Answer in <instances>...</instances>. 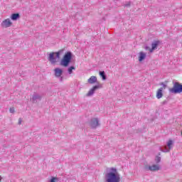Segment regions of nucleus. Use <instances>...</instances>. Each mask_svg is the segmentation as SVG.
<instances>
[{"label":"nucleus","instance_id":"nucleus-1","mask_svg":"<svg viewBox=\"0 0 182 182\" xmlns=\"http://www.w3.org/2000/svg\"><path fill=\"white\" fill-rule=\"evenodd\" d=\"M72 59H73V53H72L70 51H68L65 53L63 58L61 59L60 65L64 68H68V66L70 65Z\"/></svg>","mask_w":182,"mask_h":182},{"label":"nucleus","instance_id":"nucleus-2","mask_svg":"<svg viewBox=\"0 0 182 182\" xmlns=\"http://www.w3.org/2000/svg\"><path fill=\"white\" fill-rule=\"evenodd\" d=\"M65 49L59 50L58 52H52L48 54V60L51 65H55L58 62L57 59H60V55L63 53Z\"/></svg>","mask_w":182,"mask_h":182},{"label":"nucleus","instance_id":"nucleus-3","mask_svg":"<svg viewBox=\"0 0 182 182\" xmlns=\"http://www.w3.org/2000/svg\"><path fill=\"white\" fill-rule=\"evenodd\" d=\"M173 87L169 88V93H173V95H177L178 93H182V84L178 82L173 81Z\"/></svg>","mask_w":182,"mask_h":182},{"label":"nucleus","instance_id":"nucleus-4","mask_svg":"<svg viewBox=\"0 0 182 182\" xmlns=\"http://www.w3.org/2000/svg\"><path fill=\"white\" fill-rule=\"evenodd\" d=\"M166 146H164V149L162 147H159L160 151H162L163 153H168L170 150L173 149V146H174V141H173L171 139H169L166 143Z\"/></svg>","mask_w":182,"mask_h":182},{"label":"nucleus","instance_id":"nucleus-5","mask_svg":"<svg viewBox=\"0 0 182 182\" xmlns=\"http://www.w3.org/2000/svg\"><path fill=\"white\" fill-rule=\"evenodd\" d=\"M144 170H146V171H159L160 170V166L159 165H145L144 166Z\"/></svg>","mask_w":182,"mask_h":182},{"label":"nucleus","instance_id":"nucleus-6","mask_svg":"<svg viewBox=\"0 0 182 182\" xmlns=\"http://www.w3.org/2000/svg\"><path fill=\"white\" fill-rule=\"evenodd\" d=\"M90 126L91 129H96V127L100 126V124L99 123V119L92 118L90 122Z\"/></svg>","mask_w":182,"mask_h":182},{"label":"nucleus","instance_id":"nucleus-7","mask_svg":"<svg viewBox=\"0 0 182 182\" xmlns=\"http://www.w3.org/2000/svg\"><path fill=\"white\" fill-rule=\"evenodd\" d=\"M100 87H102V85H95L93 87H92L88 93L86 94L87 97H90V96H93V95H95V92H96L97 89H100Z\"/></svg>","mask_w":182,"mask_h":182},{"label":"nucleus","instance_id":"nucleus-8","mask_svg":"<svg viewBox=\"0 0 182 182\" xmlns=\"http://www.w3.org/2000/svg\"><path fill=\"white\" fill-rule=\"evenodd\" d=\"M1 25L2 28H11V26H12V22L11 19L7 18L3 21Z\"/></svg>","mask_w":182,"mask_h":182},{"label":"nucleus","instance_id":"nucleus-9","mask_svg":"<svg viewBox=\"0 0 182 182\" xmlns=\"http://www.w3.org/2000/svg\"><path fill=\"white\" fill-rule=\"evenodd\" d=\"M42 97L39 94L34 93L32 97L30 99L33 103H38V100H41Z\"/></svg>","mask_w":182,"mask_h":182},{"label":"nucleus","instance_id":"nucleus-10","mask_svg":"<svg viewBox=\"0 0 182 182\" xmlns=\"http://www.w3.org/2000/svg\"><path fill=\"white\" fill-rule=\"evenodd\" d=\"M54 75L55 77H60L63 75V70L60 68H56L54 69Z\"/></svg>","mask_w":182,"mask_h":182},{"label":"nucleus","instance_id":"nucleus-11","mask_svg":"<svg viewBox=\"0 0 182 182\" xmlns=\"http://www.w3.org/2000/svg\"><path fill=\"white\" fill-rule=\"evenodd\" d=\"M160 41H154L151 43V48L150 49V53H151L154 50H156V49H157V47L160 45Z\"/></svg>","mask_w":182,"mask_h":182},{"label":"nucleus","instance_id":"nucleus-12","mask_svg":"<svg viewBox=\"0 0 182 182\" xmlns=\"http://www.w3.org/2000/svg\"><path fill=\"white\" fill-rule=\"evenodd\" d=\"M21 18V15H19V13H14L12 14L11 16V21H18Z\"/></svg>","mask_w":182,"mask_h":182},{"label":"nucleus","instance_id":"nucleus-13","mask_svg":"<svg viewBox=\"0 0 182 182\" xmlns=\"http://www.w3.org/2000/svg\"><path fill=\"white\" fill-rule=\"evenodd\" d=\"M88 83H90V85H93V83H96L97 82V77H96V76H91L88 80H87Z\"/></svg>","mask_w":182,"mask_h":182},{"label":"nucleus","instance_id":"nucleus-14","mask_svg":"<svg viewBox=\"0 0 182 182\" xmlns=\"http://www.w3.org/2000/svg\"><path fill=\"white\" fill-rule=\"evenodd\" d=\"M156 97L161 99L163 97V87H160L156 92Z\"/></svg>","mask_w":182,"mask_h":182},{"label":"nucleus","instance_id":"nucleus-15","mask_svg":"<svg viewBox=\"0 0 182 182\" xmlns=\"http://www.w3.org/2000/svg\"><path fill=\"white\" fill-rule=\"evenodd\" d=\"M146 53L144 52H140L139 55V62H143L146 59Z\"/></svg>","mask_w":182,"mask_h":182},{"label":"nucleus","instance_id":"nucleus-16","mask_svg":"<svg viewBox=\"0 0 182 182\" xmlns=\"http://www.w3.org/2000/svg\"><path fill=\"white\" fill-rule=\"evenodd\" d=\"M99 74L102 80H106V79H107V76L106 75V73H105V71H100Z\"/></svg>","mask_w":182,"mask_h":182},{"label":"nucleus","instance_id":"nucleus-17","mask_svg":"<svg viewBox=\"0 0 182 182\" xmlns=\"http://www.w3.org/2000/svg\"><path fill=\"white\" fill-rule=\"evenodd\" d=\"M76 68H75V66L72 65L70 68H68V72L69 73V75H72L73 73V70H75Z\"/></svg>","mask_w":182,"mask_h":182},{"label":"nucleus","instance_id":"nucleus-18","mask_svg":"<svg viewBox=\"0 0 182 182\" xmlns=\"http://www.w3.org/2000/svg\"><path fill=\"white\" fill-rule=\"evenodd\" d=\"M160 161H161V157H160L159 156H156L155 163H156V164H159V163H160Z\"/></svg>","mask_w":182,"mask_h":182},{"label":"nucleus","instance_id":"nucleus-19","mask_svg":"<svg viewBox=\"0 0 182 182\" xmlns=\"http://www.w3.org/2000/svg\"><path fill=\"white\" fill-rule=\"evenodd\" d=\"M9 112H10V113H15V108L11 107V108L9 109Z\"/></svg>","mask_w":182,"mask_h":182},{"label":"nucleus","instance_id":"nucleus-20","mask_svg":"<svg viewBox=\"0 0 182 182\" xmlns=\"http://www.w3.org/2000/svg\"><path fill=\"white\" fill-rule=\"evenodd\" d=\"M130 5H131V2H128L127 4H124V6H126V8H130Z\"/></svg>","mask_w":182,"mask_h":182},{"label":"nucleus","instance_id":"nucleus-21","mask_svg":"<svg viewBox=\"0 0 182 182\" xmlns=\"http://www.w3.org/2000/svg\"><path fill=\"white\" fill-rule=\"evenodd\" d=\"M161 86H163L164 89H166V87H167V85L164 84V82H161Z\"/></svg>","mask_w":182,"mask_h":182},{"label":"nucleus","instance_id":"nucleus-22","mask_svg":"<svg viewBox=\"0 0 182 182\" xmlns=\"http://www.w3.org/2000/svg\"><path fill=\"white\" fill-rule=\"evenodd\" d=\"M144 49H145V50H149V52H150V49H151V48H150V47L146 46L144 47Z\"/></svg>","mask_w":182,"mask_h":182},{"label":"nucleus","instance_id":"nucleus-23","mask_svg":"<svg viewBox=\"0 0 182 182\" xmlns=\"http://www.w3.org/2000/svg\"><path fill=\"white\" fill-rule=\"evenodd\" d=\"M168 102V100H166L162 102V105H167V103Z\"/></svg>","mask_w":182,"mask_h":182},{"label":"nucleus","instance_id":"nucleus-24","mask_svg":"<svg viewBox=\"0 0 182 182\" xmlns=\"http://www.w3.org/2000/svg\"><path fill=\"white\" fill-rule=\"evenodd\" d=\"M18 124H22V119H18Z\"/></svg>","mask_w":182,"mask_h":182},{"label":"nucleus","instance_id":"nucleus-25","mask_svg":"<svg viewBox=\"0 0 182 182\" xmlns=\"http://www.w3.org/2000/svg\"><path fill=\"white\" fill-rule=\"evenodd\" d=\"M60 82H63V77L60 76Z\"/></svg>","mask_w":182,"mask_h":182},{"label":"nucleus","instance_id":"nucleus-26","mask_svg":"<svg viewBox=\"0 0 182 182\" xmlns=\"http://www.w3.org/2000/svg\"><path fill=\"white\" fill-rule=\"evenodd\" d=\"M157 156H159V157H160V156H161V152L158 153Z\"/></svg>","mask_w":182,"mask_h":182},{"label":"nucleus","instance_id":"nucleus-27","mask_svg":"<svg viewBox=\"0 0 182 182\" xmlns=\"http://www.w3.org/2000/svg\"><path fill=\"white\" fill-rule=\"evenodd\" d=\"M2 180V178H0V181Z\"/></svg>","mask_w":182,"mask_h":182}]
</instances>
